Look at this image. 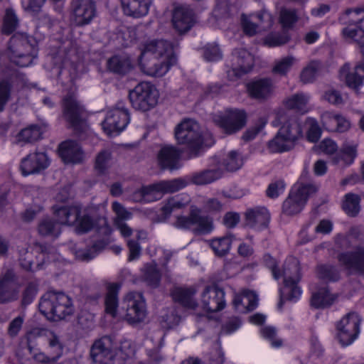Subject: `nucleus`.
Masks as SVG:
<instances>
[{
  "instance_id": "obj_39",
  "label": "nucleus",
  "mask_w": 364,
  "mask_h": 364,
  "mask_svg": "<svg viewBox=\"0 0 364 364\" xmlns=\"http://www.w3.org/2000/svg\"><path fill=\"white\" fill-rule=\"evenodd\" d=\"M222 176V171L218 169L206 170L195 173L192 176L191 181L196 185H205L212 183Z\"/></svg>"
},
{
  "instance_id": "obj_3",
  "label": "nucleus",
  "mask_w": 364,
  "mask_h": 364,
  "mask_svg": "<svg viewBox=\"0 0 364 364\" xmlns=\"http://www.w3.org/2000/svg\"><path fill=\"white\" fill-rule=\"evenodd\" d=\"M175 137L179 144L186 146L190 159L199 156L204 147L214 144L212 136L203 135L199 124L190 119H184L176 127Z\"/></svg>"
},
{
  "instance_id": "obj_27",
  "label": "nucleus",
  "mask_w": 364,
  "mask_h": 364,
  "mask_svg": "<svg viewBox=\"0 0 364 364\" xmlns=\"http://www.w3.org/2000/svg\"><path fill=\"white\" fill-rule=\"evenodd\" d=\"M121 4L125 15L139 18L149 14L152 0H121Z\"/></svg>"
},
{
  "instance_id": "obj_36",
  "label": "nucleus",
  "mask_w": 364,
  "mask_h": 364,
  "mask_svg": "<svg viewBox=\"0 0 364 364\" xmlns=\"http://www.w3.org/2000/svg\"><path fill=\"white\" fill-rule=\"evenodd\" d=\"M357 147L358 144L355 143H344L339 154L334 158V162H343L344 166H350L357 156Z\"/></svg>"
},
{
  "instance_id": "obj_32",
  "label": "nucleus",
  "mask_w": 364,
  "mask_h": 364,
  "mask_svg": "<svg viewBox=\"0 0 364 364\" xmlns=\"http://www.w3.org/2000/svg\"><path fill=\"white\" fill-rule=\"evenodd\" d=\"M162 196L159 189V183L144 186L139 191L134 193L132 198L135 202L151 203L159 200Z\"/></svg>"
},
{
  "instance_id": "obj_34",
  "label": "nucleus",
  "mask_w": 364,
  "mask_h": 364,
  "mask_svg": "<svg viewBox=\"0 0 364 364\" xmlns=\"http://www.w3.org/2000/svg\"><path fill=\"white\" fill-rule=\"evenodd\" d=\"M191 202L188 195L183 193L168 199L161 208V211L165 217L169 216L173 211L183 208Z\"/></svg>"
},
{
  "instance_id": "obj_50",
  "label": "nucleus",
  "mask_w": 364,
  "mask_h": 364,
  "mask_svg": "<svg viewBox=\"0 0 364 364\" xmlns=\"http://www.w3.org/2000/svg\"><path fill=\"white\" fill-rule=\"evenodd\" d=\"M144 279L152 287H156L160 280V274L155 264H146L143 269Z\"/></svg>"
},
{
  "instance_id": "obj_6",
  "label": "nucleus",
  "mask_w": 364,
  "mask_h": 364,
  "mask_svg": "<svg viewBox=\"0 0 364 364\" xmlns=\"http://www.w3.org/2000/svg\"><path fill=\"white\" fill-rule=\"evenodd\" d=\"M37 55V48L25 33H15L11 38L6 55L12 63L19 67H28L33 63Z\"/></svg>"
},
{
  "instance_id": "obj_22",
  "label": "nucleus",
  "mask_w": 364,
  "mask_h": 364,
  "mask_svg": "<svg viewBox=\"0 0 364 364\" xmlns=\"http://www.w3.org/2000/svg\"><path fill=\"white\" fill-rule=\"evenodd\" d=\"M338 259L347 269L364 277V247H358L350 252L341 253L338 256Z\"/></svg>"
},
{
  "instance_id": "obj_45",
  "label": "nucleus",
  "mask_w": 364,
  "mask_h": 364,
  "mask_svg": "<svg viewBox=\"0 0 364 364\" xmlns=\"http://www.w3.org/2000/svg\"><path fill=\"white\" fill-rule=\"evenodd\" d=\"M243 164L244 159L242 155L236 151H230L223 161V165L230 171L240 169Z\"/></svg>"
},
{
  "instance_id": "obj_47",
  "label": "nucleus",
  "mask_w": 364,
  "mask_h": 364,
  "mask_svg": "<svg viewBox=\"0 0 364 364\" xmlns=\"http://www.w3.org/2000/svg\"><path fill=\"white\" fill-rule=\"evenodd\" d=\"M231 243V237L230 236H225L211 240L210 247L215 255L222 256L229 252Z\"/></svg>"
},
{
  "instance_id": "obj_8",
  "label": "nucleus",
  "mask_w": 364,
  "mask_h": 364,
  "mask_svg": "<svg viewBox=\"0 0 364 364\" xmlns=\"http://www.w3.org/2000/svg\"><path fill=\"white\" fill-rule=\"evenodd\" d=\"M173 225L178 229L188 230L196 235H207L213 229V221L211 218L201 215V210L192 205L188 215H177Z\"/></svg>"
},
{
  "instance_id": "obj_25",
  "label": "nucleus",
  "mask_w": 364,
  "mask_h": 364,
  "mask_svg": "<svg viewBox=\"0 0 364 364\" xmlns=\"http://www.w3.org/2000/svg\"><path fill=\"white\" fill-rule=\"evenodd\" d=\"M195 23L193 11L188 6L176 7L172 16V23L174 28L180 33L187 32Z\"/></svg>"
},
{
  "instance_id": "obj_5",
  "label": "nucleus",
  "mask_w": 364,
  "mask_h": 364,
  "mask_svg": "<svg viewBox=\"0 0 364 364\" xmlns=\"http://www.w3.org/2000/svg\"><path fill=\"white\" fill-rule=\"evenodd\" d=\"M55 214L60 223L73 225L79 234L88 232L97 226V222L90 211L78 206L57 208Z\"/></svg>"
},
{
  "instance_id": "obj_52",
  "label": "nucleus",
  "mask_w": 364,
  "mask_h": 364,
  "mask_svg": "<svg viewBox=\"0 0 364 364\" xmlns=\"http://www.w3.org/2000/svg\"><path fill=\"white\" fill-rule=\"evenodd\" d=\"M107 245L104 240H100L95 242L92 247L85 251H78L77 253V257L82 260H90L93 259Z\"/></svg>"
},
{
  "instance_id": "obj_7",
  "label": "nucleus",
  "mask_w": 364,
  "mask_h": 364,
  "mask_svg": "<svg viewBox=\"0 0 364 364\" xmlns=\"http://www.w3.org/2000/svg\"><path fill=\"white\" fill-rule=\"evenodd\" d=\"M40 311L49 320L65 318L73 312V306L69 296L63 293H47L41 299Z\"/></svg>"
},
{
  "instance_id": "obj_48",
  "label": "nucleus",
  "mask_w": 364,
  "mask_h": 364,
  "mask_svg": "<svg viewBox=\"0 0 364 364\" xmlns=\"http://www.w3.org/2000/svg\"><path fill=\"white\" fill-rule=\"evenodd\" d=\"M158 183L162 195L178 191L186 186V183L180 178L171 181H161Z\"/></svg>"
},
{
  "instance_id": "obj_46",
  "label": "nucleus",
  "mask_w": 364,
  "mask_h": 364,
  "mask_svg": "<svg viewBox=\"0 0 364 364\" xmlns=\"http://www.w3.org/2000/svg\"><path fill=\"white\" fill-rule=\"evenodd\" d=\"M320 63L316 60L310 61L306 67L303 68L300 74V79L304 83L312 82L317 75L320 68Z\"/></svg>"
},
{
  "instance_id": "obj_57",
  "label": "nucleus",
  "mask_w": 364,
  "mask_h": 364,
  "mask_svg": "<svg viewBox=\"0 0 364 364\" xmlns=\"http://www.w3.org/2000/svg\"><path fill=\"white\" fill-rule=\"evenodd\" d=\"M298 18L294 11L282 9L279 15V23L284 28H289L296 22Z\"/></svg>"
},
{
  "instance_id": "obj_12",
  "label": "nucleus",
  "mask_w": 364,
  "mask_h": 364,
  "mask_svg": "<svg viewBox=\"0 0 364 364\" xmlns=\"http://www.w3.org/2000/svg\"><path fill=\"white\" fill-rule=\"evenodd\" d=\"M316 191L317 188L312 184H295L283 203L282 212L287 215L300 213L306 205L308 198Z\"/></svg>"
},
{
  "instance_id": "obj_23",
  "label": "nucleus",
  "mask_w": 364,
  "mask_h": 364,
  "mask_svg": "<svg viewBox=\"0 0 364 364\" xmlns=\"http://www.w3.org/2000/svg\"><path fill=\"white\" fill-rule=\"evenodd\" d=\"M18 294L19 290L15 284L14 274L8 270L0 277V304L17 300Z\"/></svg>"
},
{
  "instance_id": "obj_64",
  "label": "nucleus",
  "mask_w": 364,
  "mask_h": 364,
  "mask_svg": "<svg viewBox=\"0 0 364 364\" xmlns=\"http://www.w3.org/2000/svg\"><path fill=\"white\" fill-rule=\"evenodd\" d=\"M309 128L307 132V139L311 142L317 141L321 135V130L316 121L314 119H309Z\"/></svg>"
},
{
  "instance_id": "obj_62",
  "label": "nucleus",
  "mask_w": 364,
  "mask_h": 364,
  "mask_svg": "<svg viewBox=\"0 0 364 364\" xmlns=\"http://www.w3.org/2000/svg\"><path fill=\"white\" fill-rule=\"evenodd\" d=\"M285 186L284 182L282 180L271 183L267 189V196L271 198H277L279 195L284 193Z\"/></svg>"
},
{
  "instance_id": "obj_37",
  "label": "nucleus",
  "mask_w": 364,
  "mask_h": 364,
  "mask_svg": "<svg viewBox=\"0 0 364 364\" xmlns=\"http://www.w3.org/2000/svg\"><path fill=\"white\" fill-rule=\"evenodd\" d=\"M310 96L306 93H296L287 98L284 101L285 106L291 109H294L301 113L308 112V103Z\"/></svg>"
},
{
  "instance_id": "obj_11",
  "label": "nucleus",
  "mask_w": 364,
  "mask_h": 364,
  "mask_svg": "<svg viewBox=\"0 0 364 364\" xmlns=\"http://www.w3.org/2000/svg\"><path fill=\"white\" fill-rule=\"evenodd\" d=\"M247 117V113L243 109H227L213 114L212 120L224 133L232 134L245 126Z\"/></svg>"
},
{
  "instance_id": "obj_9",
  "label": "nucleus",
  "mask_w": 364,
  "mask_h": 364,
  "mask_svg": "<svg viewBox=\"0 0 364 364\" xmlns=\"http://www.w3.org/2000/svg\"><path fill=\"white\" fill-rule=\"evenodd\" d=\"M120 310L122 317L130 324L141 323L147 316L145 299L139 292L127 293L123 298Z\"/></svg>"
},
{
  "instance_id": "obj_14",
  "label": "nucleus",
  "mask_w": 364,
  "mask_h": 364,
  "mask_svg": "<svg viewBox=\"0 0 364 364\" xmlns=\"http://www.w3.org/2000/svg\"><path fill=\"white\" fill-rule=\"evenodd\" d=\"M254 65V57L247 50L235 49L232 52L227 65V77L230 80H235L241 75L249 73Z\"/></svg>"
},
{
  "instance_id": "obj_60",
  "label": "nucleus",
  "mask_w": 364,
  "mask_h": 364,
  "mask_svg": "<svg viewBox=\"0 0 364 364\" xmlns=\"http://www.w3.org/2000/svg\"><path fill=\"white\" fill-rule=\"evenodd\" d=\"M338 114L325 112L321 114V120L323 126L328 131L336 132Z\"/></svg>"
},
{
  "instance_id": "obj_30",
  "label": "nucleus",
  "mask_w": 364,
  "mask_h": 364,
  "mask_svg": "<svg viewBox=\"0 0 364 364\" xmlns=\"http://www.w3.org/2000/svg\"><path fill=\"white\" fill-rule=\"evenodd\" d=\"M269 213L265 208H257L246 213L247 225L254 229L261 230L267 226Z\"/></svg>"
},
{
  "instance_id": "obj_51",
  "label": "nucleus",
  "mask_w": 364,
  "mask_h": 364,
  "mask_svg": "<svg viewBox=\"0 0 364 364\" xmlns=\"http://www.w3.org/2000/svg\"><path fill=\"white\" fill-rule=\"evenodd\" d=\"M317 274L319 278L326 281H336L339 278V272L333 266L321 264L318 267Z\"/></svg>"
},
{
  "instance_id": "obj_13",
  "label": "nucleus",
  "mask_w": 364,
  "mask_h": 364,
  "mask_svg": "<svg viewBox=\"0 0 364 364\" xmlns=\"http://www.w3.org/2000/svg\"><path fill=\"white\" fill-rule=\"evenodd\" d=\"M360 317L355 312L345 315L336 325V336L343 346L350 345L360 333Z\"/></svg>"
},
{
  "instance_id": "obj_43",
  "label": "nucleus",
  "mask_w": 364,
  "mask_h": 364,
  "mask_svg": "<svg viewBox=\"0 0 364 364\" xmlns=\"http://www.w3.org/2000/svg\"><path fill=\"white\" fill-rule=\"evenodd\" d=\"M299 60L294 55H289L276 60L273 68V72L279 75H286L291 67L298 63Z\"/></svg>"
},
{
  "instance_id": "obj_61",
  "label": "nucleus",
  "mask_w": 364,
  "mask_h": 364,
  "mask_svg": "<svg viewBox=\"0 0 364 364\" xmlns=\"http://www.w3.org/2000/svg\"><path fill=\"white\" fill-rule=\"evenodd\" d=\"M323 99L330 104L338 106L344 103V97L340 91L335 89H329L324 92Z\"/></svg>"
},
{
  "instance_id": "obj_31",
  "label": "nucleus",
  "mask_w": 364,
  "mask_h": 364,
  "mask_svg": "<svg viewBox=\"0 0 364 364\" xmlns=\"http://www.w3.org/2000/svg\"><path fill=\"white\" fill-rule=\"evenodd\" d=\"M273 89L271 80L267 78L252 81L247 85L249 95L258 100L268 97L272 94Z\"/></svg>"
},
{
  "instance_id": "obj_49",
  "label": "nucleus",
  "mask_w": 364,
  "mask_h": 364,
  "mask_svg": "<svg viewBox=\"0 0 364 364\" xmlns=\"http://www.w3.org/2000/svg\"><path fill=\"white\" fill-rule=\"evenodd\" d=\"M41 134V128L38 126L33 125L22 129L18 135V139L20 141L31 142L39 139Z\"/></svg>"
},
{
  "instance_id": "obj_19",
  "label": "nucleus",
  "mask_w": 364,
  "mask_h": 364,
  "mask_svg": "<svg viewBox=\"0 0 364 364\" xmlns=\"http://www.w3.org/2000/svg\"><path fill=\"white\" fill-rule=\"evenodd\" d=\"M252 18L257 19L259 23V27L262 30L270 28L274 23V18L272 14L265 9L262 10L257 14L241 16V23L245 34L253 36L257 32L258 26L252 22Z\"/></svg>"
},
{
  "instance_id": "obj_24",
  "label": "nucleus",
  "mask_w": 364,
  "mask_h": 364,
  "mask_svg": "<svg viewBox=\"0 0 364 364\" xmlns=\"http://www.w3.org/2000/svg\"><path fill=\"white\" fill-rule=\"evenodd\" d=\"M180 157L179 149L172 145H164L158 152L157 163L161 168L173 171L181 167Z\"/></svg>"
},
{
  "instance_id": "obj_20",
  "label": "nucleus",
  "mask_w": 364,
  "mask_h": 364,
  "mask_svg": "<svg viewBox=\"0 0 364 364\" xmlns=\"http://www.w3.org/2000/svg\"><path fill=\"white\" fill-rule=\"evenodd\" d=\"M90 355L96 364H109L114 357L111 338L104 336L96 341L92 346Z\"/></svg>"
},
{
  "instance_id": "obj_15",
  "label": "nucleus",
  "mask_w": 364,
  "mask_h": 364,
  "mask_svg": "<svg viewBox=\"0 0 364 364\" xmlns=\"http://www.w3.org/2000/svg\"><path fill=\"white\" fill-rule=\"evenodd\" d=\"M130 120L128 110L122 103L108 111L105 120L102 122L104 132L109 136L119 134L127 126Z\"/></svg>"
},
{
  "instance_id": "obj_38",
  "label": "nucleus",
  "mask_w": 364,
  "mask_h": 364,
  "mask_svg": "<svg viewBox=\"0 0 364 364\" xmlns=\"http://www.w3.org/2000/svg\"><path fill=\"white\" fill-rule=\"evenodd\" d=\"M345 38L355 43L364 55V30L357 26H349L343 30Z\"/></svg>"
},
{
  "instance_id": "obj_44",
  "label": "nucleus",
  "mask_w": 364,
  "mask_h": 364,
  "mask_svg": "<svg viewBox=\"0 0 364 364\" xmlns=\"http://www.w3.org/2000/svg\"><path fill=\"white\" fill-rule=\"evenodd\" d=\"M194 294L195 292L191 289H177L174 291L173 297L184 306L194 309L197 306L193 299Z\"/></svg>"
},
{
  "instance_id": "obj_26",
  "label": "nucleus",
  "mask_w": 364,
  "mask_h": 364,
  "mask_svg": "<svg viewBox=\"0 0 364 364\" xmlns=\"http://www.w3.org/2000/svg\"><path fill=\"white\" fill-rule=\"evenodd\" d=\"M340 77L345 80L349 87L358 90L364 80V60L352 70H350L348 64L344 65L340 70Z\"/></svg>"
},
{
  "instance_id": "obj_1",
  "label": "nucleus",
  "mask_w": 364,
  "mask_h": 364,
  "mask_svg": "<svg viewBox=\"0 0 364 364\" xmlns=\"http://www.w3.org/2000/svg\"><path fill=\"white\" fill-rule=\"evenodd\" d=\"M139 66L146 75L161 77L176 62L171 43L165 40H153L146 43L139 57Z\"/></svg>"
},
{
  "instance_id": "obj_4",
  "label": "nucleus",
  "mask_w": 364,
  "mask_h": 364,
  "mask_svg": "<svg viewBox=\"0 0 364 364\" xmlns=\"http://www.w3.org/2000/svg\"><path fill=\"white\" fill-rule=\"evenodd\" d=\"M274 127L282 126L276 136L268 142V149L272 153H281L293 149L297 141L302 136L299 123L293 119L287 120L284 111L276 113L275 119L272 122Z\"/></svg>"
},
{
  "instance_id": "obj_58",
  "label": "nucleus",
  "mask_w": 364,
  "mask_h": 364,
  "mask_svg": "<svg viewBox=\"0 0 364 364\" xmlns=\"http://www.w3.org/2000/svg\"><path fill=\"white\" fill-rule=\"evenodd\" d=\"M289 40L287 33H270L265 37L264 43L269 47H276L285 44Z\"/></svg>"
},
{
  "instance_id": "obj_63",
  "label": "nucleus",
  "mask_w": 364,
  "mask_h": 364,
  "mask_svg": "<svg viewBox=\"0 0 364 364\" xmlns=\"http://www.w3.org/2000/svg\"><path fill=\"white\" fill-rule=\"evenodd\" d=\"M112 208L116 214L115 220L124 222V220H130L132 217V213L118 202L112 203Z\"/></svg>"
},
{
  "instance_id": "obj_21",
  "label": "nucleus",
  "mask_w": 364,
  "mask_h": 364,
  "mask_svg": "<svg viewBox=\"0 0 364 364\" xmlns=\"http://www.w3.org/2000/svg\"><path fill=\"white\" fill-rule=\"evenodd\" d=\"M58 154L66 164H77L82 162L85 155L80 144L73 140L62 142L58 148Z\"/></svg>"
},
{
  "instance_id": "obj_33",
  "label": "nucleus",
  "mask_w": 364,
  "mask_h": 364,
  "mask_svg": "<svg viewBox=\"0 0 364 364\" xmlns=\"http://www.w3.org/2000/svg\"><path fill=\"white\" fill-rule=\"evenodd\" d=\"M337 298L336 294L331 293L327 287H323L312 294L311 304L316 309H323L332 305Z\"/></svg>"
},
{
  "instance_id": "obj_41",
  "label": "nucleus",
  "mask_w": 364,
  "mask_h": 364,
  "mask_svg": "<svg viewBox=\"0 0 364 364\" xmlns=\"http://www.w3.org/2000/svg\"><path fill=\"white\" fill-rule=\"evenodd\" d=\"M360 198L358 195L348 193L345 195L343 202L344 211L350 216H355L360 211Z\"/></svg>"
},
{
  "instance_id": "obj_59",
  "label": "nucleus",
  "mask_w": 364,
  "mask_h": 364,
  "mask_svg": "<svg viewBox=\"0 0 364 364\" xmlns=\"http://www.w3.org/2000/svg\"><path fill=\"white\" fill-rule=\"evenodd\" d=\"M47 336L49 346L53 349L54 353L53 355V360L57 361L63 353V346L60 342L58 337L53 332H48Z\"/></svg>"
},
{
  "instance_id": "obj_10",
  "label": "nucleus",
  "mask_w": 364,
  "mask_h": 364,
  "mask_svg": "<svg viewBox=\"0 0 364 364\" xmlns=\"http://www.w3.org/2000/svg\"><path fill=\"white\" fill-rule=\"evenodd\" d=\"M129 97L133 108L146 112L156 105L159 94L153 84L141 82L129 92Z\"/></svg>"
},
{
  "instance_id": "obj_40",
  "label": "nucleus",
  "mask_w": 364,
  "mask_h": 364,
  "mask_svg": "<svg viewBox=\"0 0 364 364\" xmlns=\"http://www.w3.org/2000/svg\"><path fill=\"white\" fill-rule=\"evenodd\" d=\"M107 65L114 73H125L131 68V62L126 56L115 55L108 60Z\"/></svg>"
},
{
  "instance_id": "obj_17",
  "label": "nucleus",
  "mask_w": 364,
  "mask_h": 364,
  "mask_svg": "<svg viewBox=\"0 0 364 364\" xmlns=\"http://www.w3.org/2000/svg\"><path fill=\"white\" fill-rule=\"evenodd\" d=\"M200 306L207 312H216L225 306V292L218 286H207L201 293Z\"/></svg>"
},
{
  "instance_id": "obj_29",
  "label": "nucleus",
  "mask_w": 364,
  "mask_h": 364,
  "mask_svg": "<svg viewBox=\"0 0 364 364\" xmlns=\"http://www.w3.org/2000/svg\"><path fill=\"white\" fill-rule=\"evenodd\" d=\"M82 107L74 95L68 96L63 100L64 116L73 127H77L82 123Z\"/></svg>"
},
{
  "instance_id": "obj_16",
  "label": "nucleus",
  "mask_w": 364,
  "mask_h": 364,
  "mask_svg": "<svg viewBox=\"0 0 364 364\" xmlns=\"http://www.w3.org/2000/svg\"><path fill=\"white\" fill-rule=\"evenodd\" d=\"M96 16L94 0H73L71 19L77 26L89 24Z\"/></svg>"
},
{
  "instance_id": "obj_42",
  "label": "nucleus",
  "mask_w": 364,
  "mask_h": 364,
  "mask_svg": "<svg viewBox=\"0 0 364 364\" xmlns=\"http://www.w3.org/2000/svg\"><path fill=\"white\" fill-rule=\"evenodd\" d=\"M55 216L58 220L57 223H54L50 218H46L41 221L38 226V232L42 235L57 237L60 233V225L59 220L55 213Z\"/></svg>"
},
{
  "instance_id": "obj_55",
  "label": "nucleus",
  "mask_w": 364,
  "mask_h": 364,
  "mask_svg": "<svg viewBox=\"0 0 364 364\" xmlns=\"http://www.w3.org/2000/svg\"><path fill=\"white\" fill-rule=\"evenodd\" d=\"M18 18L12 9H7L4 21L3 32L9 34L17 27Z\"/></svg>"
},
{
  "instance_id": "obj_18",
  "label": "nucleus",
  "mask_w": 364,
  "mask_h": 364,
  "mask_svg": "<svg viewBox=\"0 0 364 364\" xmlns=\"http://www.w3.org/2000/svg\"><path fill=\"white\" fill-rule=\"evenodd\" d=\"M50 160L44 152L35 151L23 158L20 164V170L24 176L37 174L46 169Z\"/></svg>"
},
{
  "instance_id": "obj_28",
  "label": "nucleus",
  "mask_w": 364,
  "mask_h": 364,
  "mask_svg": "<svg viewBox=\"0 0 364 364\" xmlns=\"http://www.w3.org/2000/svg\"><path fill=\"white\" fill-rule=\"evenodd\" d=\"M257 303L258 298L256 294L247 289L236 294L232 301L235 311L242 314L254 310L257 307Z\"/></svg>"
},
{
  "instance_id": "obj_35",
  "label": "nucleus",
  "mask_w": 364,
  "mask_h": 364,
  "mask_svg": "<svg viewBox=\"0 0 364 364\" xmlns=\"http://www.w3.org/2000/svg\"><path fill=\"white\" fill-rule=\"evenodd\" d=\"M120 286L118 284H111L108 287L107 293L105 296V305L106 313L111 315L112 317H116L117 315V295Z\"/></svg>"
},
{
  "instance_id": "obj_56",
  "label": "nucleus",
  "mask_w": 364,
  "mask_h": 364,
  "mask_svg": "<svg viewBox=\"0 0 364 364\" xmlns=\"http://www.w3.org/2000/svg\"><path fill=\"white\" fill-rule=\"evenodd\" d=\"M262 336L270 341L271 346L273 348H280L283 341L280 338L277 336V331L274 327L265 326L261 329Z\"/></svg>"
},
{
  "instance_id": "obj_54",
  "label": "nucleus",
  "mask_w": 364,
  "mask_h": 364,
  "mask_svg": "<svg viewBox=\"0 0 364 364\" xmlns=\"http://www.w3.org/2000/svg\"><path fill=\"white\" fill-rule=\"evenodd\" d=\"M180 318L173 309L161 316L160 324L164 329H170L179 323Z\"/></svg>"
},
{
  "instance_id": "obj_53",
  "label": "nucleus",
  "mask_w": 364,
  "mask_h": 364,
  "mask_svg": "<svg viewBox=\"0 0 364 364\" xmlns=\"http://www.w3.org/2000/svg\"><path fill=\"white\" fill-rule=\"evenodd\" d=\"M111 153L104 150L98 154L95 161V168L100 173L105 172L111 166Z\"/></svg>"
},
{
  "instance_id": "obj_2",
  "label": "nucleus",
  "mask_w": 364,
  "mask_h": 364,
  "mask_svg": "<svg viewBox=\"0 0 364 364\" xmlns=\"http://www.w3.org/2000/svg\"><path fill=\"white\" fill-rule=\"evenodd\" d=\"M263 261L264 264L271 270L274 279L277 280L282 277L284 279V287L279 290L280 301L279 308L282 307L284 300L296 301L302 293L300 287L298 285L301 279L298 259L294 257H288L282 269L277 267V261L269 255H265Z\"/></svg>"
}]
</instances>
